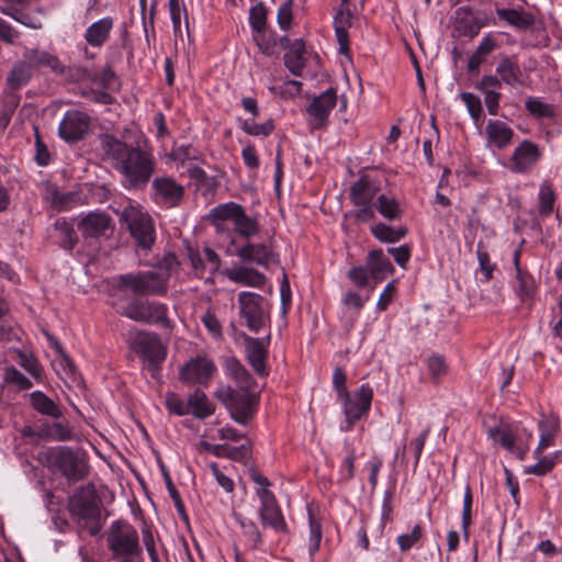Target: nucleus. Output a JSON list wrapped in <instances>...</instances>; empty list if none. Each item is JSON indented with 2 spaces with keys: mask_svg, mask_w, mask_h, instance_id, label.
<instances>
[{
  "mask_svg": "<svg viewBox=\"0 0 562 562\" xmlns=\"http://www.w3.org/2000/svg\"><path fill=\"white\" fill-rule=\"evenodd\" d=\"M99 140L102 160L123 176L126 188L139 189L149 182L155 171L150 153L112 134H102Z\"/></svg>",
  "mask_w": 562,
  "mask_h": 562,
  "instance_id": "nucleus-1",
  "label": "nucleus"
},
{
  "mask_svg": "<svg viewBox=\"0 0 562 562\" xmlns=\"http://www.w3.org/2000/svg\"><path fill=\"white\" fill-rule=\"evenodd\" d=\"M67 508L81 529H86L91 536L101 531V499L93 483L79 487L68 498Z\"/></svg>",
  "mask_w": 562,
  "mask_h": 562,
  "instance_id": "nucleus-2",
  "label": "nucleus"
},
{
  "mask_svg": "<svg viewBox=\"0 0 562 562\" xmlns=\"http://www.w3.org/2000/svg\"><path fill=\"white\" fill-rule=\"evenodd\" d=\"M45 465L58 471L68 484L85 480L90 472L86 452L67 446L49 448L44 453Z\"/></svg>",
  "mask_w": 562,
  "mask_h": 562,
  "instance_id": "nucleus-3",
  "label": "nucleus"
},
{
  "mask_svg": "<svg viewBox=\"0 0 562 562\" xmlns=\"http://www.w3.org/2000/svg\"><path fill=\"white\" fill-rule=\"evenodd\" d=\"M108 548L115 562H142L143 549L137 530L126 521L115 520L106 535Z\"/></svg>",
  "mask_w": 562,
  "mask_h": 562,
  "instance_id": "nucleus-4",
  "label": "nucleus"
},
{
  "mask_svg": "<svg viewBox=\"0 0 562 562\" xmlns=\"http://www.w3.org/2000/svg\"><path fill=\"white\" fill-rule=\"evenodd\" d=\"M215 396L228 408L232 418L241 425L251 419L258 405V395L251 386H222L215 392Z\"/></svg>",
  "mask_w": 562,
  "mask_h": 562,
  "instance_id": "nucleus-5",
  "label": "nucleus"
},
{
  "mask_svg": "<svg viewBox=\"0 0 562 562\" xmlns=\"http://www.w3.org/2000/svg\"><path fill=\"white\" fill-rule=\"evenodd\" d=\"M169 274L167 272L148 270L126 273L119 277V288L128 289L137 296H164L168 292Z\"/></svg>",
  "mask_w": 562,
  "mask_h": 562,
  "instance_id": "nucleus-6",
  "label": "nucleus"
},
{
  "mask_svg": "<svg viewBox=\"0 0 562 562\" xmlns=\"http://www.w3.org/2000/svg\"><path fill=\"white\" fill-rule=\"evenodd\" d=\"M121 314L139 323L155 324L171 331L173 322L168 317V306L164 303L134 297Z\"/></svg>",
  "mask_w": 562,
  "mask_h": 562,
  "instance_id": "nucleus-7",
  "label": "nucleus"
},
{
  "mask_svg": "<svg viewBox=\"0 0 562 562\" xmlns=\"http://www.w3.org/2000/svg\"><path fill=\"white\" fill-rule=\"evenodd\" d=\"M121 221L127 225L131 236L138 247L150 249L155 243V226L151 216L138 206H126L121 213Z\"/></svg>",
  "mask_w": 562,
  "mask_h": 562,
  "instance_id": "nucleus-8",
  "label": "nucleus"
},
{
  "mask_svg": "<svg viewBox=\"0 0 562 562\" xmlns=\"http://www.w3.org/2000/svg\"><path fill=\"white\" fill-rule=\"evenodd\" d=\"M239 313L247 328L258 333L270 323V313L265 307V299L252 292H241L238 295Z\"/></svg>",
  "mask_w": 562,
  "mask_h": 562,
  "instance_id": "nucleus-9",
  "label": "nucleus"
},
{
  "mask_svg": "<svg viewBox=\"0 0 562 562\" xmlns=\"http://www.w3.org/2000/svg\"><path fill=\"white\" fill-rule=\"evenodd\" d=\"M131 348L142 359L149 362L153 370L166 359L167 349L156 333L137 330L131 337Z\"/></svg>",
  "mask_w": 562,
  "mask_h": 562,
  "instance_id": "nucleus-10",
  "label": "nucleus"
},
{
  "mask_svg": "<svg viewBox=\"0 0 562 562\" xmlns=\"http://www.w3.org/2000/svg\"><path fill=\"white\" fill-rule=\"evenodd\" d=\"M260 499L259 517L262 527H269L276 531L288 532V526L278 505L274 494L269 488L257 491Z\"/></svg>",
  "mask_w": 562,
  "mask_h": 562,
  "instance_id": "nucleus-11",
  "label": "nucleus"
},
{
  "mask_svg": "<svg viewBox=\"0 0 562 562\" xmlns=\"http://www.w3.org/2000/svg\"><path fill=\"white\" fill-rule=\"evenodd\" d=\"M337 103V94L334 88H329L315 97L306 106L307 122L312 130H319L328 124L330 111Z\"/></svg>",
  "mask_w": 562,
  "mask_h": 562,
  "instance_id": "nucleus-12",
  "label": "nucleus"
},
{
  "mask_svg": "<svg viewBox=\"0 0 562 562\" xmlns=\"http://www.w3.org/2000/svg\"><path fill=\"white\" fill-rule=\"evenodd\" d=\"M372 397L373 390L368 384L361 385L353 396L347 393V396L339 397L344 402L347 429H351L356 422L369 412Z\"/></svg>",
  "mask_w": 562,
  "mask_h": 562,
  "instance_id": "nucleus-13",
  "label": "nucleus"
},
{
  "mask_svg": "<svg viewBox=\"0 0 562 562\" xmlns=\"http://www.w3.org/2000/svg\"><path fill=\"white\" fill-rule=\"evenodd\" d=\"M153 199L167 209L180 205L184 196V187L170 177H158L153 181Z\"/></svg>",
  "mask_w": 562,
  "mask_h": 562,
  "instance_id": "nucleus-14",
  "label": "nucleus"
},
{
  "mask_svg": "<svg viewBox=\"0 0 562 562\" xmlns=\"http://www.w3.org/2000/svg\"><path fill=\"white\" fill-rule=\"evenodd\" d=\"M215 369L213 361L206 357H196L181 368L179 378L183 383L191 385H207Z\"/></svg>",
  "mask_w": 562,
  "mask_h": 562,
  "instance_id": "nucleus-15",
  "label": "nucleus"
},
{
  "mask_svg": "<svg viewBox=\"0 0 562 562\" xmlns=\"http://www.w3.org/2000/svg\"><path fill=\"white\" fill-rule=\"evenodd\" d=\"M90 126V117L87 113L71 110L67 111L59 124V135L67 142H76L88 133Z\"/></svg>",
  "mask_w": 562,
  "mask_h": 562,
  "instance_id": "nucleus-16",
  "label": "nucleus"
},
{
  "mask_svg": "<svg viewBox=\"0 0 562 562\" xmlns=\"http://www.w3.org/2000/svg\"><path fill=\"white\" fill-rule=\"evenodd\" d=\"M540 157L541 151L539 147L530 140H524L516 147L512 155L510 168L514 172H528L533 166H536Z\"/></svg>",
  "mask_w": 562,
  "mask_h": 562,
  "instance_id": "nucleus-17",
  "label": "nucleus"
},
{
  "mask_svg": "<svg viewBox=\"0 0 562 562\" xmlns=\"http://www.w3.org/2000/svg\"><path fill=\"white\" fill-rule=\"evenodd\" d=\"M237 257L245 262H254L267 268L270 263L278 262V256L270 246L263 243H247L236 250Z\"/></svg>",
  "mask_w": 562,
  "mask_h": 562,
  "instance_id": "nucleus-18",
  "label": "nucleus"
},
{
  "mask_svg": "<svg viewBox=\"0 0 562 562\" xmlns=\"http://www.w3.org/2000/svg\"><path fill=\"white\" fill-rule=\"evenodd\" d=\"M247 359L254 371L260 376L268 375L266 361L268 358V346L270 344V334L267 335V346L259 338L247 336L245 338Z\"/></svg>",
  "mask_w": 562,
  "mask_h": 562,
  "instance_id": "nucleus-19",
  "label": "nucleus"
},
{
  "mask_svg": "<svg viewBox=\"0 0 562 562\" xmlns=\"http://www.w3.org/2000/svg\"><path fill=\"white\" fill-rule=\"evenodd\" d=\"M78 228L85 237L98 238L112 229V220L104 212H90L80 220Z\"/></svg>",
  "mask_w": 562,
  "mask_h": 562,
  "instance_id": "nucleus-20",
  "label": "nucleus"
},
{
  "mask_svg": "<svg viewBox=\"0 0 562 562\" xmlns=\"http://www.w3.org/2000/svg\"><path fill=\"white\" fill-rule=\"evenodd\" d=\"M351 18L349 5L344 4H340L334 18V29L339 44V52L344 55H348L350 50L348 29L351 26Z\"/></svg>",
  "mask_w": 562,
  "mask_h": 562,
  "instance_id": "nucleus-21",
  "label": "nucleus"
},
{
  "mask_svg": "<svg viewBox=\"0 0 562 562\" xmlns=\"http://www.w3.org/2000/svg\"><path fill=\"white\" fill-rule=\"evenodd\" d=\"M282 42H286V47L289 48L283 57L285 67L294 76H301L306 64V59L304 57V42L302 40H295L294 42L290 43V40L286 37H283Z\"/></svg>",
  "mask_w": 562,
  "mask_h": 562,
  "instance_id": "nucleus-22",
  "label": "nucleus"
},
{
  "mask_svg": "<svg viewBox=\"0 0 562 562\" xmlns=\"http://www.w3.org/2000/svg\"><path fill=\"white\" fill-rule=\"evenodd\" d=\"M223 273L231 281L246 286L261 288L266 283V276L254 268L237 267L226 269Z\"/></svg>",
  "mask_w": 562,
  "mask_h": 562,
  "instance_id": "nucleus-23",
  "label": "nucleus"
},
{
  "mask_svg": "<svg viewBox=\"0 0 562 562\" xmlns=\"http://www.w3.org/2000/svg\"><path fill=\"white\" fill-rule=\"evenodd\" d=\"M367 266L371 278L376 282L384 280L387 274L393 272L390 259L385 257L381 249H374L368 254Z\"/></svg>",
  "mask_w": 562,
  "mask_h": 562,
  "instance_id": "nucleus-24",
  "label": "nucleus"
},
{
  "mask_svg": "<svg viewBox=\"0 0 562 562\" xmlns=\"http://www.w3.org/2000/svg\"><path fill=\"white\" fill-rule=\"evenodd\" d=\"M454 25L462 35L473 37L479 34L485 23L474 18L469 7H461L456 11Z\"/></svg>",
  "mask_w": 562,
  "mask_h": 562,
  "instance_id": "nucleus-25",
  "label": "nucleus"
},
{
  "mask_svg": "<svg viewBox=\"0 0 562 562\" xmlns=\"http://www.w3.org/2000/svg\"><path fill=\"white\" fill-rule=\"evenodd\" d=\"M113 24V19L110 16L92 23L86 31V42L92 47L102 46L109 40Z\"/></svg>",
  "mask_w": 562,
  "mask_h": 562,
  "instance_id": "nucleus-26",
  "label": "nucleus"
},
{
  "mask_svg": "<svg viewBox=\"0 0 562 562\" xmlns=\"http://www.w3.org/2000/svg\"><path fill=\"white\" fill-rule=\"evenodd\" d=\"M485 133L490 143L502 149L506 147L514 136V131L503 121H488Z\"/></svg>",
  "mask_w": 562,
  "mask_h": 562,
  "instance_id": "nucleus-27",
  "label": "nucleus"
},
{
  "mask_svg": "<svg viewBox=\"0 0 562 562\" xmlns=\"http://www.w3.org/2000/svg\"><path fill=\"white\" fill-rule=\"evenodd\" d=\"M24 58L31 64V67H47L53 72L64 75L66 68L57 56L40 49H31L24 54Z\"/></svg>",
  "mask_w": 562,
  "mask_h": 562,
  "instance_id": "nucleus-28",
  "label": "nucleus"
},
{
  "mask_svg": "<svg viewBox=\"0 0 562 562\" xmlns=\"http://www.w3.org/2000/svg\"><path fill=\"white\" fill-rule=\"evenodd\" d=\"M376 188L368 176H362L350 188V198L356 204H372Z\"/></svg>",
  "mask_w": 562,
  "mask_h": 562,
  "instance_id": "nucleus-29",
  "label": "nucleus"
},
{
  "mask_svg": "<svg viewBox=\"0 0 562 562\" xmlns=\"http://www.w3.org/2000/svg\"><path fill=\"white\" fill-rule=\"evenodd\" d=\"M31 406L40 414L59 419L63 416L60 407L45 393L34 391L30 394Z\"/></svg>",
  "mask_w": 562,
  "mask_h": 562,
  "instance_id": "nucleus-30",
  "label": "nucleus"
},
{
  "mask_svg": "<svg viewBox=\"0 0 562 562\" xmlns=\"http://www.w3.org/2000/svg\"><path fill=\"white\" fill-rule=\"evenodd\" d=\"M496 74L499 76L502 82L510 87L521 83V70L515 57L504 56L496 67Z\"/></svg>",
  "mask_w": 562,
  "mask_h": 562,
  "instance_id": "nucleus-31",
  "label": "nucleus"
},
{
  "mask_svg": "<svg viewBox=\"0 0 562 562\" xmlns=\"http://www.w3.org/2000/svg\"><path fill=\"white\" fill-rule=\"evenodd\" d=\"M188 408L194 417L204 419L214 414V405L209 401L206 394L196 389L188 397Z\"/></svg>",
  "mask_w": 562,
  "mask_h": 562,
  "instance_id": "nucleus-32",
  "label": "nucleus"
},
{
  "mask_svg": "<svg viewBox=\"0 0 562 562\" xmlns=\"http://www.w3.org/2000/svg\"><path fill=\"white\" fill-rule=\"evenodd\" d=\"M496 13L501 20L519 30H527L535 23V16L522 10L497 9Z\"/></svg>",
  "mask_w": 562,
  "mask_h": 562,
  "instance_id": "nucleus-33",
  "label": "nucleus"
},
{
  "mask_svg": "<svg viewBox=\"0 0 562 562\" xmlns=\"http://www.w3.org/2000/svg\"><path fill=\"white\" fill-rule=\"evenodd\" d=\"M32 78V67L26 58L15 64L8 75L7 81L12 90L20 89Z\"/></svg>",
  "mask_w": 562,
  "mask_h": 562,
  "instance_id": "nucleus-34",
  "label": "nucleus"
},
{
  "mask_svg": "<svg viewBox=\"0 0 562 562\" xmlns=\"http://www.w3.org/2000/svg\"><path fill=\"white\" fill-rule=\"evenodd\" d=\"M243 210L244 207L240 204L227 202L213 207L210 212V217L214 224L225 221L234 223Z\"/></svg>",
  "mask_w": 562,
  "mask_h": 562,
  "instance_id": "nucleus-35",
  "label": "nucleus"
},
{
  "mask_svg": "<svg viewBox=\"0 0 562 562\" xmlns=\"http://www.w3.org/2000/svg\"><path fill=\"white\" fill-rule=\"evenodd\" d=\"M495 46V41L491 36H485L475 52L470 56L467 66L468 71L477 72L481 64L485 60L486 56L493 52Z\"/></svg>",
  "mask_w": 562,
  "mask_h": 562,
  "instance_id": "nucleus-36",
  "label": "nucleus"
},
{
  "mask_svg": "<svg viewBox=\"0 0 562 562\" xmlns=\"http://www.w3.org/2000/svg\"><path fill=\"white\" fill-rule=\"evenodd\" d=\"M5 15L32 29H41L43 26L44 10L42 8H37L34 12H24L23 9L8 10Z\"/></svg>",
  "mask_w": 562,
  "mask_h": 562,
  "instance_id": "nucleus-37",
  "label": "nucleus"
},
{
  "mask_svg": "<svg viewBox=\"0 0 562 562\" xmlns=\"http://www.w3.org/2000/svg\"><path fill=\"white\" fill-rule=\"evenodd\" d=\"M373 236L383 243H395L407 234V228L401 226L393 228L386 224L379 223L371 228Z\"/></svg>",
  "mask_w": 562,
  "mask_h": 562,
  "instance_id": "nucleus-38",
  "label": "nucleus"
},
{
  "mask_svg": "<svg viewBox=\"0 0 562 562\" xmlns=\"http://www.w3.org/2000/svg\"><path fill=\"white\" fill-rule=\"evenodd\" d=\"M234 231L238 236L249 239L259 233V224L256 218L248 216L243 210L234 222Z\"/></svg>",
  "mask_w": 562,
  "mask_h": 562,
  "instance_id": "nucleus-39",
  "label": "nucleus"
},
{
  "mask_svg": "<svg viewBox=\"0 0 562 562\" xmlns=\"http://www.w3.org/2000/svg\"><path fill=\"white\" fill-rule=\"evenodd\" d=\"M376 210L386 220L393 221L402 217V210L397 201L384 194L378 196Z\"/></svg>",
  "mask_w": 562,
  "mask_h": 562,
  "instance_id": "nucleus-40",
  "label": "nucleus"
},
{
  "mask_svg": "<svg viewBox=\"0 0 562 562\" xmlns=\"http://www.w3.org/2000/svg\"><path fill=\"white\" fill-rule=\"evenodd\" d=\"M538 198L540 215L543 217L549 216L553 211V205L555 201V194L552 189V184L549 181H544L540 186Z\"/></svg>",
  "mask_w": 562,
  "mask_h": 562,
  "instance_id": "nucleus-41",
  "label": "nucleus"
},
{
  "mask_svg": "<svg viewBox=\"0 0 562 562\" xmlns=\"http://www.w3.org/2000/svg\"><path fill=\"white\" fill-rule=\"evenodd\" d=\"M226 368L229 374L237 381L239 386L250 387L252 378L247 369L235 358L227 360Z\"/></svg>",
  "mask_w": 562,
  "mask_h": 562,
  "instance_id": "nucleus-42",
  "label": "nucleus"
},
{
  "mask_svg": "<svg viewBox=\"0 0 562 562\" xmlns=\"http://www.w3.org/2000/svg\"><path fill=\"white\" fill-rule=\"evenodd\" d=\"M212 451L217 457H225L233 461H243L248 457L249 450L245 445L239 447H228L226 445H215Z\"/></svg>",
  "mask_w": 562,
  "mask_h": 562,
  "instance_id": "nucleus-43",
  "label": "nucleus"
},
{
  "mask_svg": "<svg viewBox=\"0 0 562 562\" xmlns=\"http://www.w3.org/2000/svg\"><path fill=\"white\" fill-rule=\"evenodd\" d=\"M3 380L7 384L15 386L19 391L30 390L33 386L30 379L13 366L5 368Z\"/></svg>",
  "mask_w": 562,
  "mask_h": 562,
  "instance_id": "nucleus-44",
  "label": "nucleus"
},
{
  "mask_svg": "<svg viewBox=\"0 0 562 562\" xmlns=\"http://www.w3.org/2000/svg\"><path fill=\"white\" fill-rule=\"evenodd\" d=\"M234 516L237 522L240 525L243 533L248 539L251 548L256 549L261 543V535L258 527L254 521L246 520L237 514H235Z\"/></svg>",
  "mask_w": 562,
  "mask_h": 562,
  "instance_id": "nucleus-45",
  "label": "nucleus"
},
{
  "mask_svg": "<svg viewBox=\"0 0 562 562\" xmlns=\"http://www.w3.org/2000/svg\"><path fill=\"white\" fill-rule=\"evenodd\" d=\"M525 105L530 114L539 119L553 117L555 115L554 108L551 104L544 103L537 98H528Z\"/></svg>",
  "mask_w": 562,
  "mask_h": 562,
  "instance_id": "nucleus-46",
  "label": "nucleus"
},
{
  "mask_svg": "<svg viewBox=\"0 0 562 562\" xmlns=\"http://www.w3.org/2000/svg\"><path fill=\"white\" fill-rule=\"evenodd\" d=\"M55 228L60 234L63 247L71 250L78 241L74 227L66 221H57Z\"/></svg>",
  "mask_w": 562,
  "mask_h": 562,
  "instance_id": "nucleus-47",
  "label": "nucleus"
},
{
  "mask_svg": "<svg viewBox=\"0 0 562 562\" xmlns=\"http://www.w3.org/2000/svg\"><path fill=\"white\" fill-rule=\"evenodd\" d=\"M241 128L245 133L252 136H268L272 133L274 125L271 120L262 124H258L255 121L245 120L243 122Z\"/></svg>",
  "mask_w": 562,
  "mask_h": 562,
  "instance_id": "nucleus-48",
  "label": "nucleus"
},
{
  "mask_svg": "<svg viewBox=\"0 0 562 562\" xmlns=\"http://www.w3.org/2000/svg\"><path fill=\"white\" fill-rule=\"evenodd\" d=\"M249 22L257 32H262L267 24V9L262 2L257 3L250 9Z\"/></svg>",
  "mask_w": 562,
  "mask_h": 562,
  "instance_id": "nucleus-49",
  "label": "nucleus"
},
{
  "mask_svg": "<svg viewBox=\"0 0 562 562\" xmlns=\"http://www.w3.org/2000/svg\"><path fill=\"white\" fill-rule=\"evenodd\" d=\"M488 435L492 439L498 440V442L507 450L514 451L516 437L507 428H491Z\"/></svg>",
  "mask_w": 562,
  "mask_h": 562,
  "instance_id": "nucleus-50",
  "label": "nucleus"
},
{
  "mask_svg": "<svg viewBox=\"0 0 562 562\" xmlns=\"http://www.w3.org/2000/svg\"><path fill=\"white\" fill-rule=\"evenodd\" d=\"M539 428L541 430V435L538 447L535 450L536 457H539L546 448L553 445L555 435V426L549 429L547 426V420L544 419L539 422Z\"/></svg>",
  "mask_w": 562,
  "mask_h": 562,
  "instance_id": "nucleus-51",
  "label": "nucleus"
},
{
  "mask_svg": "<svg viewBox=\"0 0 562 562\" xmlns=\"http://www.w3.org/2000/svg\"><path fill=\"white\" fill-rule=\"evenodd\" d=\"M461 100L465 103L471 117L477 124L482 115V102L480 98L471 92H462Z\"/></svg>",
  "mask_w": 562,
  "mask_h": 562,
  "instance_id": "nucleus-52",
  "label": "nucleus"
},
{
  "mask_svg": "<svg viewBox=\"0 0 562 562\" xmlns=\"http://www.w3.org/2000/svg\"><path fill=\"white\" fill-rule=\"evenodd\" d=\"M53 441H70L75 438L72 427L68 422H55L50 425Z\"/></svg>",
  "mask_w": 562,
  "mask_h": 562,
  "instance_id": "nucleus-53",
  "label": "nucleus"
},
{
  "mask_svg": "<svg viewBox=\"0 0 562 562\" xmlns=\"http://www.w3.org/2000/svg\"><path fill=\"white\" fill-rule=\"evenodd\" d=\"M348 278L357 288H366L371 278L370 270L367 265L352 267L348 271Z\"/></svg>",
  "mask_w": 562,
  "mask_h": 562,
  "instance_id": "nucleus-54",
  "label": "nucleus"
},
{
  "mask_svg": "<svg viewBox=\"0 0 562 562\" xmlns=\"http://www.w3.org/2000/svg\"><path fill=\"white\" fill-rule=\"evenodd\" d=\"M423 536V529L420 525H415L409 533L400 535L397 537V543L400 549L405 552L417 543Z\"/></svg>",
  "mask_w": 562,
  "mask_h": 562,
  "instance_id": "nucleus-55",
  "label": "nucleus"
},
{
  "mask_svg": "<svg viewBox=\"0 0 562 562\" xmlns=\"http://www.w3.org/2000/svg\"><path fill=\"white\" fill-rule=\"evenodd\" d=\"M310 516V546L308 551L311 554L315 553L319 549L321 540H322V526L319 522H317L311 512H308Z\"/></svg>",
  "mask_w": 562,
  "mask_h": 562,
  "instance_id": "nucleus-56",
  "label": "nucleus"
},
{
  "mask_svg": "<svg viewBox=\"0 0 562 562\" xmlns=\"http://www.w3.org/2000/svg\"><path fill=\"white\" fill-rule=\"evenodd\" d=\"M168 411L178 416L189 414L188 403L186 404L176 393H168L166 396Z\"/></svg>",
  "mask_w": 562,
  "mask_h": 562,
  "instance_id": "nucleus-57",
  "label": "nucleus"
},
{
  "mask_svg": "<svg viewBox=\"0 0 562 562\" xmlns=\"http://www.w3.org/2000/svg\"><path fill=\"white\" fill-rule=\"evenodd\" d=\"M538 458V462L533 465H530L526 469V473L535 474V475H544L549 473L555 462L552 458L541 457V454Z\"/></svg>",
  "mask_w": 562,
  "mask_h": 562,
  "instance_id": "nucleus-58",
  "label": "nucleus"
},
{
  "mask_svg": "<svg viewBox=\"0 0 562 562\" xmlns=\"http://www.w3.org/2000/svg\"><path fill=\"white\" fill-rule=\"evenodd\" d=\"M20 364L35 379H41L42 368L37 360L31 356L20 352Z\"/></svg>",
  "mask_w": 562,
  "mask_h": 562,
  "instance_id": "nucleus-59",
  "label": "nucleus"
},
{
  "mask_svg": "<svg viewBox=\"0 0 562 562\" xmlns=\"http://www.w3.org/2000/svg\"><path fill=\"white\" fill-rule=\"evenodd\" d=\"M278 24L282 30H288L292 23V0L284 2L278 10Z\"/></svg>",
  "mask_w": 562,
  "mask_h": 562,
  "instance_id": "nucleus-60",
  "label": "nucleus"
},
{
  "mask_svg": "<svg viewBox=\"0 0 562 562\" xmlns=\"http://www.w3.org/2000/svg\"><path fill=\"white\" fill-rule=\"evenodd\" d=\"M472 491L470 485L465 486L464 490V499H463V510H462V527L464 531L471 525V509H472Z\"/></svg>",
  "mask_w": 562,
  "mask_h": 562,
  "instance_id": "nucleus-61",
  "label": "nucleus"
},
{
  "mask_svg": "<svg viewBox=\"0 0 562 562\" xmlns=\"http://www.w3.org/2000/svg\"><path fill=\"white\" fill-rule=\"evenodd\" d=\"M430 434V426H426L425 429L419 434V436L413 439L409 443L412 449L414 450L415 464L419 462L425 442Z\"/></svg>",
  "mask_w": 562,
  "mask_h": 562,
  "instance_id": "nucleus-62",
  "label": "nucleus"
},
{
  "mask_svg": "<svg viewBox=\"0 0 562 562\" xmlns=\"http://www.w3.org/2000/svg\"><path fill=\"white\" fill-rule=\"evenodd\" d=\"M142 540L151 562H160L156 550L154 535L149 529L142 530Z\"/></svg>",
  "mask_w": 562,
  "mask_h": 562,
  "instance_id": "nucleus-63",
  "label": "nucleus"
},
{
  "mask_svg": "<svg viewBox=\"0 0 562 562\" xmlns=\"http://www.w3.org/2000/svg\"><path fill=\"white\" fill-rule=\"evenodd\" d=\"M428 368L435 381L443 375L447 371L445 360L440 356H432L428 360Z\"/></svg>",
  "mask_w": 562,
  "mask_h": 562,
  "instance_id": "nucleus-64",
  "label": "nucleus"
}]
</instances>
